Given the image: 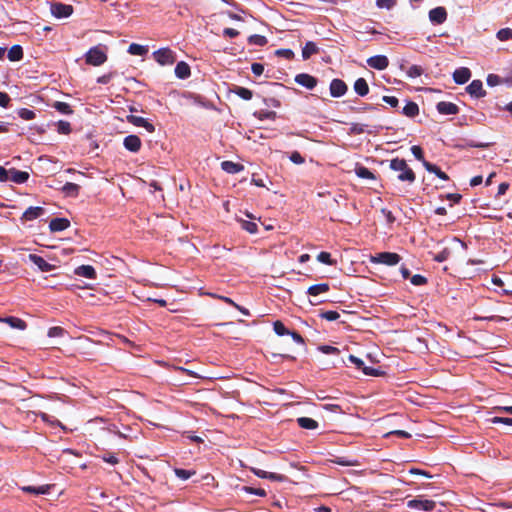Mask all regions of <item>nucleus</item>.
<instances>
[{"mask_svg": "<svg viewBox=\"0 0 512 512\" xmlns=\"http://www.w3.org/2000/svg\"><path fill=\"white\" fill-rule=\"evenodd\" d=\"M390 168L398 173V179L401 181L413 182L415 174L411 168L408 167L404 159L395 158L390 161Z\"/></svg>", "mask_w": 512, "mask_h": 512, "instance_id": "nucleus-1", "label": "nucleus"}, {"mask_svg": "<svg viewBox=\"0 0 512 512\" xmlns=\"http://www.w3.org/2000/svg\"><path fill=\"white\" fill-rule=\"evenodd\" d=\"M372 264H383L386 266H395L401 261V256L394 252H381L369 257Z\"/></svg>", "mask_w": 512, "mask_h": 512, "instance_id": "nucleus-2", "label": "nucleus"}, {"mask_svg": "<svg viewBox=\"0 0 512 512\" xmlns=\"http://www.w3.org/2000/svg\"><path fill=\"white\" fill-rule=\"evenodd\" d=\"M85 61L88 65L100 66L107 61V54L101 47L95 46L87 51Z\"/></svg>", "mask_w": 512, "mask_h": 512, "instance_id": "nucleus-3", "label": "nucleus"}, {"mask_svg": "<svg viewBox=\"0 0 512 512\" xmlns=\"http://www.w3.org/2000/svg\"><path fill=\"white\" fill-rule=\"evenodd\" d=\"M154 60L161 66L172 65L176 55L170 48H161L153 52Z\"/></svg>", "mask_w": 512, "mask_h": 512, "instance_id": "nucleus-4", "label": "nucleus"}, {"mask_svg": "<svg viewBox=\"0 0 512 512\" xmlns=\"http://www.w3.org/2000/svg\"><path fill=\"white\" fill-rule=\"evenodd\" d=\"M407 507L418 511L430 512L436 507V503L433 500L422 499L420 497L411 499L407 502Z\"/></svg>", "mask_w": 512, "mask_h": 512, "instance_id": "nucleus-5", "label": "nucleus"}, {"mask_svg": "<svg viewBox=\"0 0 512 512\" xmlns=\"http://www.w3.org/2000/svg\"><path fill=\"white\" fill-rule=\"evenodd\" d=\"M51 14L56 18H67L73 13L71 5L54 2L50 5Z\"/></svg>", "mask_w": 512, "mask_h": 512, "instance_id": "nucleus-6", "label": "nucleus"}, {"mask_svg": "<svg viewBox=\"0 0 512 512\" xmlns=\"http://www.w3.org/2000/svg\"><path fill=\"white\" fill-rule=\"evenodd\" d=\"M45 213H46V210L43 207L31 206L23 212L20 220L22 222L33 221L37 218L42 217Z\"/></svg>", "mask_w": 512, "mask_h": 512, "instance_id": "nucleus-7", "label": "nucleus"}, {"mask_svg": "<svg viewBox=\"0 0 512 512\" xmlns=\"http://www.w3.org/2000/svg\"><path fill=\"white\" fill-rule=\"evenodd\" d=\"M126 119L134 126L143 127L149 133H153L155 131L154 125L143 117L130 114L126 117Z\"/></svg>", "mask_w": 512, "mask_h": 512, "instance_id": "nucleus-8", "label": "nucleus"}, {"mask_svg": "<svg viewBox=\"0 0 512 512\" xmlns=\"http://www.w3.org/2000/svg\"><path fill=\"white\" fill-rule=\"evenodd\" d=\"M367 64L374 69L384 70L389 65V60L384 55H376L367 59Z\"/></svg>", "mask_w": 512, "mask_h": 512, "instance_id": "nucleus-9", "label": "nucleus"}, {"mask_svg": "<svg viewBox=\"0 0 512 512\" xmlns=\"http://www.w3.org/2000/svg\"><path fill=\"white\" fill-rule=\"evenodd\" d=\"M347 91V85L340 79H333L330 83V94L332 97H341Z\"/></svg>", "mask_w": 512, "mask_h": 512, "instance_id": "nucleus-10", "label": "nucleus"}, {"mask_svg": "<svg viewBox=\"0 0 512 512\" xmlns=\"http://www.w3.org/2000/svg\"><path fill=\"white\" fill-rule=\"evenodd\" d=\"M429 19L436 24H442L447 19V12L444 7H436L429 12Z\"/></svg>", "mask_w": 512, "mask_h": 512, "instance_id": "nucleus-11", "label": "nucleus"}, {"mask_svg": "<svg viewBox=\"0 0 512 512\" xmlns=\"http://www.w3.org/2000/svg\"><path fill=\"white\" fill-rule=\"evenodd\" d=\"M29 260L34 263L42 272H49L54 269V265L48 263L44 258L36 254H29Z\"/></svg>", "mask_w": 512, "mask_h": 512, "instance_id": "nucleus-12", "label": "nucleus"}, {"mask_svg": "<svg viewBox=\"0 0 512 512\" xmlns=\"http://www.w3.org/2000/svg\"><path fill=\"white\" fill-rule=\"evenodd\" d=\"M70 221L67 218H53L49 222V229L51 232H61L69 228Z\"/></svg>", "mask_w": 512, "mask_h": 512, "instance_id": "nucleus-13", "label": "nucleus"}, {"mask_svg": "<svg viewBox=\"0 0 512 512\" xmlns=\"http://www.w3.org/2000/svg\"><path fill=\"white\" fill-rule=\"evenodd\" d=\"M437 111L443 115H455L459 112V108L454 103L441 101L437 104Z\"/></svg>", "mask_w": 512, "mask_h": 512, "instance_id": "nucleus-14", "label": "nucleus"}, {"mask_svg": "<svg viewBox=\"0 0 512 512\" xmlns=\"http://www.w3.org/2000/svg\"><path fill=\"white\" fill-rule=\"evenodd\" d=\"M123 145L131 152H138L141 148V140L136 135H129L124 138Z\"/></svg>", "mask_w": 512, "mask_h": 512, "instance_id": "nucleus-15", "label": "nucleus"}, {"mask_svg": "<svg viewBox=\"0 0 512 512\" xmlns=\"http://www.w3.org/2000/svg\"><path fill=\"white\" fill-rule=\"evenodd\" d=\"M467 92L476 98L483 97L485 95V91L483 89V84L480 80H473L466 88Z\"/></svg>", "mask_w": 512, "mask_h": 512, "instance_id": "nucleus-16", "label": "nucleus"}, {"mask_svg": "<svg viewBox=\"0 0 512 512\" xmlns=\"http://www.w3.org/2000/svg\"><path fill=\"white\" fill-rule=\"evenodd\" d=\"M295 81L299 85L304 86L308 89H313L317 84L316 78H314L313 76H311L309 74H305V73L298 74L295 77Z\"/></svg>", "mask_w": 512, "mask_h": 512, "instance_id": "nucleus-17", "label": "nucleus"}, {"mask_svg": "<svg viewBox=\"0 0 512 512\" xmlns=\"http://www.w3.org/2000/svg\"><path fill=\"white\" fill-rule=\"evenodd\" d=\"M9 181L16 184H22L29 179V173L26 171H19L15 168L9 169Z\"/></svg>", "mask_w": 512, "mask_h": 512, "instance_id": "nucleus-18", "label": "nucleus"}, {"mask_svg": "<svg viewBox=\"0 0 512 512\" xmlns=\"http://www.w3.org/2000/svg\"><path fill=\"white\" fill-rule=\"evenodd\" d=\"M471 77V72L466 67L458 68L453 73V80L457 84H464L466 83Z\"/></svg>", "mask_w": 512, "mask_h": 512, "instance_id": "nucleus-19", "label": "nucleus"}, {"mask_svg": "<svg viewBox=\"0 0 512 512\" xmlns=\"http://www.w3.org/2000/svg\"><path fill=\"white\" fill-rule=\"evenodd\" d=\"M0 322L7 323L10 327L18 330H25L27 328V324L24 320L14 316L0 318Z\"/></svg>", "mask_w": 512, "mask_h": 512, "instance_id": "nucleus-20", "label": "nucleus"}, {"mask_svg": "<svg viewBox=\"0 0 512 512\" xmlns=\"http://www.w3.org/2000/svg\"><path fill=\"white\" fill-rule=\"evenodd\" d=\"M74 273L88 279H95L97 276L96 270L91 265H81L75 269Z\"/></svg>", "mask_w": 512, "mask_h": 512, "instance_id": "nucleus-21", "label": "nucleus"}, {"mask_svg": "<svg viewBox=\"0 0 512 512\" xmlns=\"http://www.w3.org/2000/svg\"><path fill=\"white\" fill-rule=\"evenodd\" d=\"M221 168L229 174H236L243 170V165L232 161H223Z\"/></svg>", "mask_w": 512, "mask_h": 512, "instance_id": "nucleus-22", "label": "nucleus"}, {"mask_svg": "<svg viewBox=\"0 0 512 512\" xmlns=\"http://www.w3.org/2000/svg\"><path fill=\"white\" fill-rule=\"evenodd\" d=\"M175 75L180 79H185L190 76V67L186 62H178L175 67Z\"/></svg>", "mask_w": 512, "mask_h": 512, "instance_id": "nucleus-23", "label": "nucleus"}, {"mask_svg": "<svg viewBox=\"0 0 512 512\" xmlns=\"http://www.w3.org/2000/svg\"><path fill=\"white\" fill-rule=\"evenodd\" d=\"M330 290V286L328 283H320L312 285L308 288L307 293L310 296H317L322 293H326Z\"/></svg>", "mask_w": 512, "mask_h": 512, "instance_id": "nucleus-24", "label": "nucleus"}, {"mask_svg": "<svg viewBox=\"0 0 512 512\" xmlns=\"http://www.w3.org/2000/svg\"><path fill=\"white\" fill-rule=\"evenodd\" d=\"M297 423L303 429L314 430L318 428V422L309 417H299Z\"/></svg>", "mask_w": 512, "mask_h": 512, "instance_id": "nucleus-25", "label": "nucleus"}, {"mask_svg": "<svg viewBox=\"0 0 512 512\" xmlns=\"http://www.w3.org/2000/svg\"><path fill=\"white\" fill-rule=\"evenodd\" d=\"M354 90L360 96H365L369 92V86L364 78H358L354 83Z\"/></svg>", "mask_w": 512, "mask_h": 512, "instance_id": "nucleus-26", "label": "nucleus"}, {"mask_svg": "<svg viewBox=\"0 0 512 512\" xmlns=\"http://www.w3.org/2000/svg\"><path fill=\"white\" fill-rule=\"evenodd\" d=\"M318 52V47L314 42H307L302 49V57L304 60L309 59L313 54Z\"/></svg>", "mask_w": 512, "mask_h": 512, "instance_id": "nucleus-27", "label": "nucleus"}, {"mask_svg": "<svg viewBox=\"0 0 512 512\" xmlns=\"http://www.w3.org/2000/svg\"><path fill=\"white\" fill-rule=\"evenodd\" d=\"M23 57V51L21 46L14 45L8 51V58L10 61H19Z\"/></svg>", "mask_w": 512, "mask_h": 512, "instance_id": "nucleus-28", "label": "nucleus"}, {"mask_svg": "<svg viewBox=\"0 0 512 512\" xmlns=\"http://www.w3.org/2000/svg\"><path fill=\"white\" fill-rule=\"evenodd\" d=\"M49 489H50L49 485H42V486H39V487L25 486V487L22 488V490L24 492L33 493V494H36V495L46 494V493L49 492Z\"/></svg>", "mask_w": 512, "mask_h": 512, "instance_id": "nucleus-29", "label": "nucleus"}, {"mask_svg": "<svg viewBox=\"0 0 512 512\" xmlns=\"http://www.w3.org/2000/svg\"><path fill=\"white\" fill-rule=\"evenodd\" d=\"M423 166L427 171L435 173L440 179L447 180L448 176L446 173L442 172L436 165H433L427 161H423Z\"/></svg>", "mask_w": 512, "mask_h": 512, "instance_id": "nucleus-30", "label": "nucleus"}, {"mask_svg": "<svg viewBox=\"0 0 512 512\" xmlns=\"http://www.w3.org/2000/svg\"><path fill=\"white\" fill-rule=\"evenodd\" d=\"M418 113H419L418 105L414 102H408L403 108V114L408 117H414V116L418 115Z\"/></svg>", "mask_w": 512, "mask_h": 512, "instance_id": "nucleus-31", "label": "nucleus"}, {"mask_svg": "<svg viewBox=\"0 0 512 512\" xmlns=\"http://www.w3.org/2000/svg\"><path fill=\"white\" fill-rule=\"evenodd\" d=\"M128 52L131 55L142 56L148 52V49H147V47H145L143 45L132 43V44H130V46L128 48Z\"/></svg>", "mask_w": 512, "mask_h": 512, "instance_id": "nucleus-32", "label": "nucleus"}, {"mask_svg": "<svg viewBox=\"0 0 512 512\" xmlns=\"http://www.w3.org/2000/svg\"><path fill=\"white\" fill-rule=\"evenodd\" d=\"M367 125L365 124H360V123H352L351 124V127H350V133L351 134H362L364 132H368V133H376L377 130H367L366 129Z\"/></svg>", "mask_w": 512, "mask_h": 512, "instance_id": "nucleus-33", "label": "nucleus"}, {"mask_svg": "<svg viewBox=\"0 0 512 512\" xmlns=\"http://www.w3.org/2000/svg\"><path fill=\"white\" fill-rule=\"evenodd\" d=\"M424 70L419 65H412L406 69V74L409 78H417L423 74Z\"/></svg>", "mask_w": 512, "mask_h": 512, "instance_id": "nucleus-34", "label": "nucleus"}, {"mask_svg": "<svg viewBox=\"0 0 512 512\" xmlns=\"http://www.w3.org/2000/svg\"><path fill=\"white\" fill-rule=\"evenodd\" d=\"M355 172H356V175L360 178L367 179V180H375L374 174L366 167H362V166L357 167Z\"/></svg>", "mask_w": 512, "mask_h": 512, "instance_id": "nucleus-35", "label": "nucleus"}, {"mask_svg": "<svg viewBox=\"0 0 512 512\" xmlns=\"http://www.w3.org/2000/svg\"><path fill=\"white\" fill-rule=\"evenodd\" d=\"M248 42L255 46H264L267 44V39L263 35L254 34L248 38Z\"/></svg>", "mask_w": 512, "mask_h": 512, "instance_id": "nucleus-36", "label": "nucleus"}, {"mask_svg": "<svg viewBox=\"0 0 512 512\" xmlns=\"http://www.w3.org/2000/svg\"><path fill=\"white\" fill-rule=\"evenodd\" d=\"M174 473L175 475L181 479V480H187L189 479L191 476L195 475L196 474V471L194 470H186V469H182V468H175L174 469Z\"/></svg>", "mask_w": 512, "mask_h": 512, "instance_id": "nucleus-37", "label": "nucleus"}, {"mask_svg": "<svg viewBox=\"0 0 512 512\" xmlns=\"http://www.w3.org/2000/svg\"><path fill=\"white\" fill-rule=\"evenodd\" d=\"M53 107L60 113L62 114H66V115H69L71 114L73 111L70 107V105L66 102H60V101H56L54 104H53Z\"/></svg>", "mask_w": 512, "mask_h": 512, "instance_id": "nucleus-38", "label": "nucleus"}, {"mask_svg": "<svg viewBox=\"0 0 512 512\" xmlns=\"http://www.w3.org/2000/svg\"><path fill=\"white\" fill-rule=\"evenodd\" d=\"M273 330L278 336L288 335L290 331L285 327L283 322L277 320L273 323Z\"/></svg>", "mask_w": 512, "mask_h": 512, "instance_id": "nucleus-39", "label": "nucleus"}, {"mask_svg": "<svg viewBox=\"0 0 512 512\" xmlns=\"http://www.w3.org/2000/svg\"><path fill=\"white\" fill-rule=\"evenodd\" d=\"M317 260L323 264H326V265H335L336 264V260H333L331 258V254L328 253V252H325V251H322L318 254L317 256Z\"/></svg>", "mask_w": 512, "mask_h": 512, "instance_id": "nucleus-40", "label": "nucleus"}, {"mask_svg": "<svg viewBox=\"0 0 512 512\" xmlns=\"http://www.w3.org/2000/svg\"><path fill=\"white\" fill-rule=\"evenodd\" d=\"M233 92L244 100H250L253 96L252 91L244 87H236Z\"/></svg>", "mask_w": 512, "mask_h": 512, "instance_id": "nucleus-41", "label": "nucleus"}, {"mask_svg": "<svg viewBox=\"0 0 512 512\" xmlns=\"http://www.w3.org/2000/svg\"><path fill=\"white\" fill-rule=\"evenodd\" d=\"M241 227L242 229L246 230L250 234H254L257 232V224L255 222L247 221V220H241Z\"/></svg>", "mask_w": 512, "mask_h": 512, "instance_id": "nucleus-42", "label": "nucleus"}, {"mask_svg": "<svg viewBox=\"0 0 512 512\" xmlns=\"http://www.w3.org/2000/svg\"><path fill=\"white\" fill-rule=\"evenodd\" d=\"M450 254H451L450 249L444 248L442 251H440L439 253H437L433 256V260H435L437 262H444L450 257Z\"/></svg>", "mask_w": 512, "mask_h": 512, "instance_id": "nucleus-43", "label": "nucleus"}, {"mask_svg": "<svg viewBox=\"0 0 512 512\" xmlns=\"http://www.w3.org/2000/svg\"><path fill=\"white\" fill-rule=\"evenodd\" d=\"M497 38L500 41H506L508 39H512V29L504 28L497 32Z\"/></svg>", "mask_w": 512, "mask_h": 512, "instance_id": "nucleus-44", "label": "nucleus"}, {"mask_svg": "<svg viewBox=\"0 0 512 512\" xmlns=\"http://www.w3.org/2000/svg\"><path fill=\"white\" fill-rule=\"evenodd\" d=\"M243 491L249 493V494H254V495H257V496H260V497H265L266 496V491L262 488H253V487H249V486H244L242 488Z\"/></svg>", "mask_w": 512, "mask_h": 512, "instance_id": "nucleus-45", "label": "nucleus"}, {"mask_svg": "<svg viewBox=\"0 0 512 512\" xmlns=\"http://www.w3.org/2000/svg\"><path fill=\"white\" fill-rule=\"evenodd\" d=\"M57 131L61 134H69L71 131L70 123L67 121H59L57 123Z\"/></svg>", "mask_w": 512, "mask_h": 512, "instance_id": "nucleus-46", "label": "nucleus"}, {"mask_svg": "<svg viewBox=\"0 0 512 512\" xmlns=\"http://www.w3.org/2000/svg\"><path fill=\"white\" fill-rule=\"evenodd\" d=\"M65 330L60 326H54L49 328L47 335L49 337H61L65 334Z\"/></svg>", "mask_w": 512, "mask_h": 512, "instance_id": "nucleus-47", "label": "nucleus"}, {"mask_svg": "<svg viewBox=\"0 0 512 512\" xmlns=\"http://www.w3.org/2000/svg\"><path fill=\"white\" fill-rule=\"evenodd\" d=\"M254 115L260 119V120H263V119H275L276 117V113L274 111H259V112H255Z\"/></svg>", "mask_w": 512, "mask_h": 512, "instance_id": "nucleus-48", "label": "nucleus"}, {"mask_svg": "<svg viewBox=\"0 0 512 512\" xmlns=\"http://www.w3.org/2000/svg\"><path fill=\"white\" fill-rule=\"evenodd\" d=\"M18 115L24 120H32L35 118L34 111L26 108H22L18 111Z\"/></svg>", "mask_w": 512, "mask_h": 512, "instance_id": "nucleus-49", "label": "nucleus"}, {"mask_svg": "<svg viewBox=\"0 0 512 512\" xmlns=\"http://www.w3.org/2000/svg\"><path fill=\"white\" fill-rule=\"evenodd\" d=\"M321 318L326 319L328 321H335L340 317V314L337 311H325L320 314Z\"/></svg>", "mask_w": 512, "mask_h": 512, "instance_id": "nucleus-50", "label": "nucleus"}, {"mask_svg": "<svg viewBox=\"0 0 512 512\" xmlns=\"http://www.w3.org/2000/svg\"><path fill=\"white\" fill-rule=\"evenodd\" d=\"M318 350L324 354H339L340 350L337 347L330 345H321L318 347Z\"/></svg>", "mask_w": 512, "mask_h": 512, "instance_id": "nucleus-51", "label": "nucleus"}, {"mask_svg": "<svg viewBox=\"0 0 512 512\" xmlns=\"http://www.w3.org/2000/svg\"><path fill=\"white\" fill-rule=\"evenodd\" d=\"M410 280L411 283L415 286H421L427 283V278L420 274L413 275Z\"/></svg>", "mask_w": 512, "mask_h": 512, "instance_id": "nucleus-52", "label": "nucleus"}, {"mask_svg": "<svg viewBox=\"0 0 512 512\" xmlns=\"http://www.w3.org/2000/svg\"><path fill=\"white\" fill-rule=\"evenodd\" d=\"M102 459L104 462L109 463L111 465H116L119 463V459L115 456V454L109 452L105 453L102 456Z\"/></svg>", "mask_w": 512, "mask_h": 512, "instance_id": "nucleus-53", "label": "nucleus"}, {"mask_svg": "<svg viewBox=\"0 0 512 512\" xmlns=\"http://www.w3.org/2000/svg\"><path fill=\"white\" fill-rule=\"evenodd\" d=\"M502 83L501 78L495 74H489L487 76V84L491 87L497 86Z\"/></svg>", "mask_w": 512, "mask_h": 512, "instance_id": "nucleus-54", "label": "nucleus"}, {"mask_svg": "<svg viewBox=\"0 0 512 512\" xmlns=\"http://www.w3.org/2000/svg\"><path fill=\"white\" fill-rule=\"evenodd\" d=\"M266 479H270L272 481H277V482H284L287 480V477L282 474L267 472Z\"/></svg>", "mask_w": 512, "mask_h": 512, "instance_id": "nucleus-55", "label": "nucleus"}, {"mask_svg": "<svg viewBox=\"0 0 512 512\" xmlns=\"http://www.w3.org/2000/svg\"><path fill=\"white\" fill-rule=\"evenodd\" d=\"M395 0H377L376 4L379 8L391 9L395 5Z\"/></svg>", "mask_w": 512, "mask_h": 512, "instance_id": "nucleus-56", "label": "nucleus"}, {"mask_svg": "<svg viewBox=\"0 0 512 512\" xmlns=\"http://www.w3.org/2000/svg\"><path fill=\"white\" fill-rule=\"evenodd\" d=\"M411 152L419 161H425L423 158V151L420 146L414 145L411 147Z\"/></svg>", "mask_w": 512, "mask_h": 512, "instance_id": "nucleus-57", "label": "nucleus"}, {"mask_svg": "<svg viewBox=\"0 0 512 512\" xmlns=\"http://www.w3.org/2000/svg\"><path fill=\"white\" fill-rule=\"evenodd\" d=\"M490 421H491L493 424H499V423H502V424H506V425H510V426H512V418H507V417H493Z\"/></svg>", "mask_w": 512, "mask_h": 512, "instance_id": "nucleus-58", "label": "nucleus"}, {"mask_svg": "<svg viewBox=\"0 0 512 512\" xmlns=\"http://www.w3.org/2000/svg\"><path fill=\"white\" fill-rule=\"evenodd\" d=\"M251 70L255 76H261L264 72V66L260 63H253Z\"/></svg>", "mask_w": 512, "mask_h": 512, "instance_id": "nucleus-59", "label": "nucleus"}, {"mask_svg": "<svg viewBox=\"0 0 512 512\" xmlns=\"http://www.w3.org/2000/svg\"><path fill=\"white\" fill-rule=\"evenodd\" d=\"M462 198V194H446V199L450 201V206L458 204Z\"/></svg>", "mask_w": 512, "mask_h": 512, "instance_id": "nucleus-60", "label": "nucleus"}, {"mask_svg": "<svg viewBox=\"0 0 512 512\" xmlns=\"http://www.w3.org/2000/svg\"><path fill=\"white\" fill-rule=\"evenodd\" d=\"M290 160L295 164H303L304 163V158L297 151H294L291 153Z\"/></svg>", "mask_w": 512, "mask_h": 512, "instance_id": "nucleus-61", "label": "nucleus"}, {"mask_svg": "<svg viewBox=\"0 0 512 512\" xmlns=\"http://www.w3.org/2000/svg\"><path fill=\"white\" fill-rule=\"evenodd\" d=\"M383 101L390 105L391 107H397L398 99L394 96H383Z\"/></svg>", "mask_w": 512, "mask_h": 512, "instance_id": "nucleus-62", "label": "nucleus"}, {"mask_svg": "<svg viewBox=\"0 0 512 512\" xmlns=\"http://www.w3.org/2000/svg\"><path fill=\"white\" fill-rule=\"evenodd\" d=\"M9 169H6L0 166V181L1 182H9Z\"/></svg>", "mask_w": 512, "mask_h": 512, "instance_id": "nucleus-63", "label": "nucleus"}, {"mask_svg": "<svg viewBox=\"0 0 512 512\" xmlns=\"http://www.w3.org/2000/svg\"><path fill=\"white\" fill-rule=\"evenodd\" d=\"M349 360L355 364V366L358 368V369H362V367L364 366V362L363 360H361L360 358L354 356V355H349Z\"/></svg>", "mask_w": 512, "mask_h": 512, "instance_id": "nucleus-64", "label": "nucleus"}]
</instances>
